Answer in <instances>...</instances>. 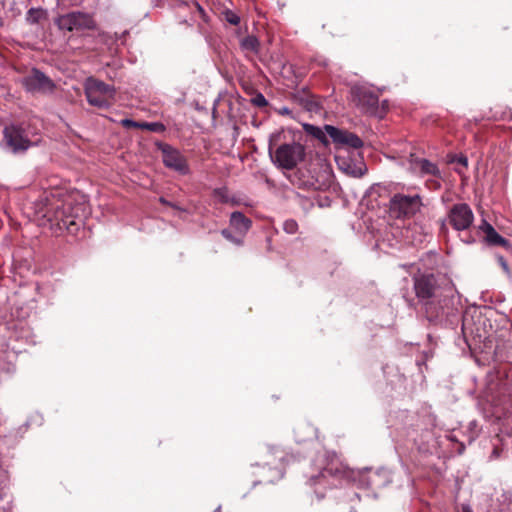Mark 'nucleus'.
<instances>
[{
  "mask_svg": "<svg viewBox=\"0 0 512 512\" xmlns=\"http://www.w3.org/2000/svg\"><path fill=\"white\" fill-rule=\"evenodd\" d=\"M462 512H473L472 508L470 505L468 504H463L462 505Z\"/></svg>",
  "mask_w": 512,
  "mask_h": 512,
  "instance_id": "obj_35",
  "label": "nucleus"
},
{
  "mask_svg": "<svg viewBox=\"0 0 512 512\" xmlns=\"http://www.w3.org/2000/svg\"><path fill=\"white\" fill-rule=\"evenodd\" d=\"M324 130L336 144L347 145L354 149L360 148L363 145L362 140L354 133L336 128L331 125H325Z\"/></svg>",
  "mask_w": 512,
  "mask_h": 512,
  "instance_id": "obj_13",
  "label": "nucleus"
},
{
  "mask_svg": "<svg viewBox=\"0 0 512 512\" xmlns=\"http://www.w3.org/2000/svg\"><path fill=\"white\" fill-rule=\"evenodd\" d=\"M3 142L6 149L13 154L24 153L32 146V141L28 137L27 132L18 124L5 126L3 129Z\"/></svg>",
  "mask_w": 512,
  "mask_h": 512,
  "instance_id": "obj_6",
  "label": "nucleus"
},
{
  "mask_svg": "<svg viewBox=\"0 0 512 512\" xmlns=\"http://www.w3.org/2000/svg\"><path fill=\"white\" fill-rule=\"evenodd\" d=\"M464 449H465L464 444H463V443H460V444H459V448H458V453H459V454L463 453Z\"/></svg>",
  "mask_w": 512,
  "mask_h": 512,
  "instance_id": "obj_39",
  "label": "nucleus"
},
{
  "mask_svg": "<svg viewBox=\"0 0 512 512\" xmlns=\"http://www.w3.org/2000/svg\"><path fill=\"white\" fill-rule=\"evenodd\" d=\"M288 112H289L288 108H283V109L281 110V113H282V114H287Z\"/></svg>",
  "mask_w": 512,
  "mask_h": 512,
  "instance_id": "obj_40",
  "label": "nucleus"
},
{
  "mask_svg": "<svg viewBox=\"0 0 512 512\" xmlns=\"http://www.w3.org/2000/svg\"><path fill=\"white\" fill-rule=\"evenodd\" d=\"M422 206L421 197L418 194L405 195L395 194L390 199V212L396 218H409L420 211Z\"/></svg>",
  "mask_w": 512,
  "mask_h": 512,
  "instance_id": "obj_8",
  "label": "nucleus"
},
{
  "mask_svg": "<svg viewBox=\"0 0 512 512\" xmlns=\"http://www.w3.org/2000/svg\"><path fill=\"white\" fill-rule=\"evenodd\" d=\"M317 475H311L309 478V483L311 486H322L326 483L335 484L336 481H339V474L341 473L338 467V461L335 453L324 452L321 454L317 460ZM315 494L318 499L324 497V494H321L318 488H315Z\"/></svg>",
  "mask_w": 512,
  "mask_h": 512,
  "instance_id": "obj_4",
  "label": "nucleus"
},
{
  "mask_svg": "<svg viewBox=\"0 0 512 512\" xmlns=\"http://www.w3.org/2000/svg\"><path fill=\"white\" fill-rule=\"evenodd\" d=\"M353 496H354L355 498H359V494H358V493H356V492H353Z\"/></svg>",
  "mask_w": 512,
  "mask_h": 512,
  "instance_id": "obj_42",
  "label": "nucleus"
},
{
  "mask_svg": "<svg viewBox=\"0 0 512 512\" xmlns=\"http://www.w3.org/2000/svg\"><path fill=\"white\" fill-rule=\"evenodd\" d=\"M283 229L287 234H295L298 230V224L293 219H288L283 223Z\"/></svg>",
  "mask_w": 512,
  "mask_h": 512,
  "instance_id": "obj_23",
  "label": "nucleus"
},
{
  "mask_svg": "<svg viewBox=\"0 0 512 512\" xmlns=\"http://www.w3.org/2000/svg\"><path fill=\"white\" fill-rule=\"evenodd\" d=\"M121 125L125 128H144V125L141 124V122H136L132 119L125 118L121 120Z\"/></svg>",
  "mask_w": 512,
  "mask_h": 512,
  "instance_id": "obj_25",
  "label": "nucleus"
},
{
  "mask_svg": "<svg viewBox=\"0 0 512 512\" xmlns=\"http://www.w3.org/2000/svg\"><path fill=\"white\" fill-rule=\"evenodd\" d=\"M468 324H469L468 315L465 314L464 317H463V323H462L463 331H465L468 328Z\"/></svg>",
  "mask_w": 512,
  "mask_h": 512,
  "instance_id": "obj_31",
  "label": "nucleus"
},
{
  "mask_svg": "<svg viewBox=\"0 0 512 512\" xmlns=\"http://www.w3.org/2000/svg\"><path fill=\"white\" fill-rule=\"evenodd\" d=\"M277 474H278V477H279V478H281V477H282V475H283V474L281 473V471H279V470H277Z\"/></svg>",
  "mask_w": 512,
  "mask_h": 512,
  "instance_id": "obj_41",
  "label": "nucleus"
},
{
  "mask_svg": "<svg viewBox=\"0 0 512 512\" xmlns=\"http://www.w3.org/2000/svg\"><path fill=\"white\" fill-rule=\"evenodd\" d=\"M487 390H488L489 392H491V401H492L493 403H495V405L500 404V402H501V401L497 399L498 395H496V396H494V395H493V388L489 386V387L487 388Z\"/></svg>",
  "mask_w": 512,
  "mask_h": 512,
  "instance_id": "obj_30",
  "label": "nucleus"
},
{
  "mask_svg": "<svg viewBox=\"0 0 512 512\" xmlns=\"http://www.w3.org/2000/svg\"><path fill=\"white\" fill-rule=\"evenodd\" d=\"M447 438H448L450 441H455V442H457V441H458V440H457V438H456V436L454 435V433H449V434L447 435Z\"/></svg>",
  "mask_w": 512,
  "mask_h": 512,
  "instance_id": "obj_37",
  "label": "nucleus"
},
{
  "mask_svg": "<svg viewBox=\"0 0 512 512\" xmlns=\"http://www.w3.org/2000/svg\"><path fill=\"white\" fill-rule=\"evenodd\" d=\"M2 25H3V21H2V19L0 18V26H2Z\"/></svg>",
  "mask_w": 512,
  "mask_h": 512,
  "instance_id": "obj_44",
  "label": "nucleus"
},
{
  "mask_svg": "<svg viewBox=\"0 0 512 512\" xmlns=\"http://www.w3.org/2000/svg\"><path fill=\"white\" fill-rule=\"evenodd\" d=\"M230 225L237 232L244 235L251 228L252 222L243 213L236 211L230 216Z\"/></svg>",
  "mask_w": 512,
  "mask_h": 512,
  "instance_id": "obj_16",
  "label": "nucleus"
},
{
  "mask_svg": "<svg viewBox=\"0 0 512 512\" xmlns=\"http://www.w3.org/2000/svg\"><path fill=\"white\" fill-rule=\"evenodd\" d=\"M252 103L257 107H265L268 102L263 94L258 93L252 98Z\"/></svg>",
  "mask_w": 512,
  "mask_h": 512,
  "instance_id": "obj_27",
  "label": "nucleus"
},
{
  "mask_svg": "<svg viewBox=\"0 0 512 512\" xmlns=\"http://www.w3.org/2000/svg\"><path fill=\"white\" fill-rule=\"evenodd\" d=\"M486 240L493 245L507 246L508 241L499 235L492 226H487Z\"/></svg>",
  "mask_w": 512,
  "mask_h": 512,
  "instance_id": "obj_19",
  "label": "nucleus"
},
{
  "mask_svg": "<svg viewBox=\"0 0 512 512\" xmlns=\"http://www.w3.org/2000/svg\"><path fill=\"white\" fill-rule=\"evenodd\" d=\"M223 15L225 20L231 25H238L240 23V17L231 10H225Z\"/></svg>",
  "mask_w": 512,
  "mask_h": 512,
  "instance_id": "obj_22",
  "label": "nucleus"
},
{
  "mask_svg": "<svg viewBox=\"0 0 512 512\" xmlns=\"http://www.w3.org/2000/svg\"><path fill=\"white\" fill-rule=\"evenodd\" d=\"M338 164L342 170L354 177H361L366 172V166L363 163L357 165L346 160H338Z\"/></svg>",
  "mask_w": 512,
  "mask_h": 512,
  "instance_id": "obj_17",
  "label": "nucleus"
},
{
  "mask_svg": "<svg viewBox=\"0 0 512 512\" xmlns=\"http://www.w3.org/2000/svg\"><path fill=\"white\" fill-rule=\"evenodd\" d=\"M215 195L217 197H219V199L222 201V202H227L228 201V197L226 195V190L225 189H216L214 191Z\"/></svg>",
  "mask_w": 512,
  "mask_h": 512,
  "instance_id": "obj_29",
  "label": "nucleus"
},
{
  "mask_svg": "<svg viewBox=\"0 0 512 512\" xmlns=\"http://www.w3.org/2000/svg\"><path fill=\"white\" fill-rule=\"evenodd\" d=\"M42 16L43 11L41 9L30 8L26 14V20L30 24H35L39 22Z\"/></svg>",
  "mask_w": 512,
  "mask_h": 512,
  "instance_id": "obj_20",
  "label": "nucleus"
},
{
  "mask_svg": "<svg viewBox=\"0 0 512 512\" xmlns=\"http://www.w3.org/2000/svg\"><path fill=\"white\" fill-rule=\"evenodd\" d=\"M221 234L223 235L224 238L231 241L232 243H235L236 245L242 244V240L234 237L228 229H223L221 231Z\"/></svg>",
  "mask_w": 512,
  "mask_h": 512,
  "instance_id": "obj_28",
  "label": "nucleus"
},
{
  "mask_svg": "<svg viewBox=\"0 0 512 512\" xmlns=\"http://www.w3.org/2000/svg\"><path fill=\"white\" fill-rule=\"evenodd\" d=\"M240 46L245 51L257 53L259 50L260 43L255 36L248 35L247 37L241 40Z\"/></svg>",
  "mask_w": 512,
  "mask_h": 512,
  "instance_id": "obj_18",
  "label": "nucleus"
},
{
  "mask_svg": "<svg viewBox=\"0 0 512 512\" xmlns=\"http://www.w3.org/2000/svg\"><path fill=\"white\" fill-rule=\"evenodd\" d=\"M463 242L467 243V244H471V243H474L475 242V239L471 236L465 238V239H462Z\"/></svg>",
  "mask_w": 512,
  "mask_h": 512,
  "instance_id": "obj_36",
  "label": "nucleus"
},
{
  "mask_svg": "<svg viewBox=\"0 0 512 512\" xmlns=\"http://www.w3.org/2000/svg\"><path fill=\"white\" fill-rule=\"evenodd\" d=\"M500 261H501V265H502L503 269H504L505 271H508V265H507V263L503 260V258H500Z\"/></svg>",
  "mask_w": 512,
  "mask_h": 512,
  "instance_id": "obj_38",
  "label": "nucleus"
},
{
  "mask_svg": "<svg viewBox=\"0 0 512 512\" xmlns=\"http://www.w3.org/2000/svg\"><path fill=\"white\" fill-rule=\"evenodd\" d=\"M487 226H492L491 224H489L488 222H486L485 220L483 221V223L480 225V229L483 230L486 234H487Z\"/></svg>",
  "mask_w": 512,
  "mask_h": 512,
  "instance_id": "obj_34",
  "label": "nucleus"
},
{
  "mask_svg": "<svg viewBox=\"0 0 512 512\" xmlns=\"http://www.w3.org/2000/svg\"><path fill=\"white\" fill-rule=\"evenodd\" d=\"M358 485L362 488H380L389 482V473L386 470L371 472L370 470L359 473Z\"/></svg>",
  "mask_w": 512,
  "mask_h": 512,
  "instance_id": "obj_14",
  "label": "nucleus"
},
{
  "mask_svg": "<svg viewBox=\"0 0 512 512\" xmlns=\"http://www.w3.org/2000/svg\"><path fill=\"white\" fill-rule=\"evenodd\" d=\"M280 133L270 135L269 155L275 166L285 170H292L305 158V147L298 142L283 143L276 148Z\"/></svg>",
  "mask_w": 512,
  "mask_h": 512,
  "instance_id": "obj_3",
  "label": "nucleus"
},
{
  "mask_svg": "<svg viewBox=\"0 0 512 512\" xmlns=\"http://www.w3.org/2000/svg\"><path fill=\"white\" fill-rule=\"evenodd\" d=\"M414 290L419 302L426 307V311L438 316L448 306L453 296V284L434 274H420L414 277Z\"/></svg>",
  "mask_w": 512,
  "mask_h": 512,
  "instance_id": "obj_1",
  "label": "nucleus"
},
{
  "mask_svg": "<svg viewBox=\"0 0 512 512\" xmlns=\"http://www.w3.org/2000/svg\"><path fill=\"white\" fill-rule=\"evenodd\" d=\"M448 221L457 231H465L474 221V214L466 203H457L451 207L448 213Z\"/></svg>",
  "mask_w": 512,
  "mask_h": 512,
  "instance_id": "obj_11",
  "label": "nucleus"
},
{
  "mask_svg": "<svg viewBox=\"0 0 512 512\" xmlns=\"http://www.w3.org/2000/svg\"><path fill=\"white\" fill-rule=\"evenodd\" d=\"M160 201H161V203H163V204H167V205H170L171 207H173V208H175V209H177V210H179V211H184V209L179 208V207H178V206H176L175 204H171V203H169V202H168V201H166L164 198H160Z\"/></svg>",
  "mask_w": 512,
  "mask_h": 512,
  "instance_id": "obj_32",
  "label": "nucleus"
},
{
  "mask_svg": "<svg viewBox=\"0 0 512 512\" xmlns=\"http://www.w3.org/2000/svg\"><path fill=\"white\" fill-rule=\"evenodd\" d=\"M163 162L166 167L174 169L182 174L188 173V165L181 153L175 149L167 147L163 150Z\"/></svg>",
  "mask_w": 512,
  "mask_h": 512,
  "instance_id": "obj_15",
  "label": "nucleus"
},
{
  "mask_svg": "<svg viewBox=\"0 0 512 512\" xmlns=\"http://www.w3.org/2000/svg\"><path fill=\"white\" fill-rule=\"evenodd\" d=\"M353 100L367 113H375L378 107V95L365 86H353L351 89Z\"/></svg>",
  "mask_w": 512,
  "mask_h": 512,
  "instance_id": "obj_12",
  "label": "nucleus"
},
{
  "mask_svg": "<svg viewBox=\"0 0 512 512\" xmlns=\"http://www.w3.org/2000/svg\"><path fill=\"white\" fill-rule=\"evenodd\" d=\"M25 206L31 210L35 219L40 225L57 222L70 229L71 226L77 225L75 217L70 212V204H67L59 197V193L43 191L35 199H27Z\"/></svg>",
  "mask_w": 512,
  "mask_h": 512,
  "instance_id": "obj_2",
  "label": "nucleus"
},
{
  "mask_svg": "<svg viewBox=\"0 0 512 512\" xmlns=\"http://www.w3.org/2000/svg\"><path fill=\"white\" fill-rule=\"evenodd\" d=\"M21 83L25 90L30 93L52 94L56 88L54 81L36 68H33L29 74L24 76Z\"/></svg>",
  "mask_w": 512,
  "mask_h": 512,
  "instance_id": "obj_10",
  "label": "nucleus"
},
{
  "mask_svg": "<svg viewBox=\"0 0 512 512\" xmlns=\"http://www.w3.org/2000/svg\"><path fill=\"white\" fill-rule=\"evenodd\" d=\"M221 506H218L214 512H220Z\"/></svg>",
  "mask_w": 512,
  "mask_h": 512,
  "instance_id": "obj_43",
  "label": "nucleus"
},
{
  "mask_svg": "<svg viewBox=\"0 0 512 512\" xmlns=\"http://www.w3.org/2000/svg\"><path fill=\"white\" fill-rule=\"evenodd\" d=\"M499 455H500V450L497 447H494L490 458L496 459L499 457Z\"/></svg>",
  "mask_w": 512,
  "mask_h": 512,
  "instance_id": "obj_33",
  "label": "nucleus"
},
{
  "mask_svg": "<svg viewBox=\"0 0 512 512\" xmlns=\"http://www.w3.org/2000/svg\"><path fill=\"white\" fill-rule=\"evenodd\" d=\"M452 163H457L461 166V168H456L455 171L458 174L463 173V169H466L468 166V158L464 155L454 156L451 160Z\"/></svg>",
  "mask_w": 512,
  "mask_h": 512,
  "instance_id": "obj_21",
  "label": "nucleus"
},
{
  "mask_svg": "<svg viewBox=\"0 0 512 512\" xmlns=\"http://www.w3.org/2000/svg\"><path fill=\"white\" fill-rule=\"evenodd\" d=\"M478 425H477V422L476 421H471L469 423V436H468V442L471 443L477 436L478 434Z\"/></svg>",
  "mask_w": 512,
  "mask_h": 512,
  "instance_id": "obj_26",
  "label": "nucleus"
},
{
  "mask_svg": "<svg viewBox=\"0 0 512 512\" xmlns=\"http://www.w3.org/2000/svg\"><path fill=\"white\" fill-rule=\"evenodd\" d=\"M409 170L419 177H431L427 180V184L434 188L441 187L440 180L443 178L442 173L436 163L431 162L426 158L410 156Z\"/></svg>",
  "mask_w": 512,
  "mask_h": 512,
  "instance_id": "obj_7",
  "label": "nucleus"
},
{
  "mask_svg": "<svg viewBox=\"0 0 512 512\" xmlns=\"http://www.w3.org/2000/svg\"><path fill=\"white\" fill-rule=\"evenodd\" d=\"M85 95L90 105L100 109L109 108L115 97V88L93 77L86 79Z\"/></svg>",
  "mask_w": 512,
  "mask_h": 512,
  "instance_id": "obj_5",
  "label": "nucleus"
},
{
  "mask_svg": "<svg viewBox=\"0 0 512 512\" xmlns=\"http://www.w3.org/2000/svg\"><path fill=\"white\" fill-rule=\"evenodd\" d=\"M141 124L144 125L143 129H147V130L153 131V132H159L164 129V126L159 122H150V123L141 122Z\"/></svg>",
  "mask_w": 512,
  "mask_h": 512,
  "instance_id": "obj_24",
  "label": "nucleus"
},
{
  "mask_svg": "<svg viewBox=\"0 0 512 512\" xmlns=\"http://www.w3.org/2000/svg\"><path fill=\"white\" fill-rule=\"evenodd\" d=\"M61 30H95L97 28L93 14L83 11H72L61 15L56 21Z\"/></svg>",
  "mask_w": 512,
  "mask_h": 512,
  "instance_id": "obj_9",
  "label": "nucleus"
}]
</instances>
